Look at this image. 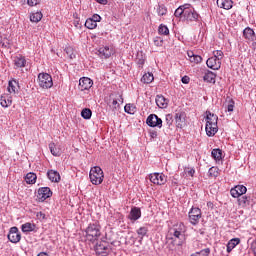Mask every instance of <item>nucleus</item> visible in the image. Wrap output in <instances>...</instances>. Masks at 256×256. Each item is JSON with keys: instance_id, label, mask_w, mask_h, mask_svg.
<instances>
[{"instance_id": "2", "label": "nucleus", "mask_w": 256, "mask_h": 256, "mask_svg": "<svg viewBox=\"0 0 256 256\" xmlns=\"http://www.w3.org/2000/svg\"><path fill=\"white\" fill-rule=\"evenodd\" d=\"M187 231V228H185V224L178 223L176 226L170 229V235L172 237H175V239H179L178 245H183V242L185 241V232Z\"/></svg>"}, {"instance_id": "10", "label": "nucleus", "mask_w": 256, "mask_h": 256, "mask_svg": "<svg viewBox=\"0 0 256 256\" xmlns=\"http://www.w3.org/2000/svg\"><path fill=\"white\" fill-rule=\"evenodd\" d=\"M199 219H201V209L191 208L189 211V221L191 225H197L199 223Z\"/></svg>"}, {"instance_id": "12", "label": "nucleus", "mask_w": 256, "mask_h": 256, "mask_svg": "<svg viewBox=\"0 0 256 256\" xmlns=\"http://www.w3.org/2000/svg\"><path fill=\"white\" fill-rule=\"evenodd\" d=\"M79 87L81 91H89L93 87V80L91 78L83 77L79 80Z\"/></svg>"}, {"instance_id": "18", "label": "nucleus", "mask_w": 256, "mask_h": 256, "mask_svg": "<svg viewBox=\"0 0 256 256\" xmlns=\"http://www.w3.org/2000/svg\"><path fill=\"white\" fill-rule=\"evenodd\" d=\"M218 119L219 117H217V115L209 111L206 112V125H213V127H215V125H217Z\"/></svg>"}, {"instance_id": "27", "label": "nucleus", "mask_w": 256, "mask_h": 256, "mask_svg": "<svg viewBox=\"0 0 256 256\" xmlns=\"http://www.w3.org/2000/svg\"><path fill=\"white\" fill-rule=\"evenodd\" d=\"M25 63H27L25 56L18 55L14 58V65L17 68L25 67Z\"/></svg>"}, {"instance_id": "36", "label": "nucleus", "mask_w": 256, "mask_h": 256, "mask_svg": "<svg viewBox=\"0 0 256 256\" xmlns=\"http://www.w3.org/2000/svg\"><path fill=\"white\" fill-rule=\"evenodd\" d=\"M43 19V13L41 12H36V13H31L30 14V21L32 23H39Z\"/></svg>"}, {"instance_id": "43", "label": "nucleus", "mask_w": 256, "mask_h": 256, "mask_svg": "<svg viewBox=\"0 0 256 256\" xmlns=\"http://www.w3.org/2000/svg\"><path fill=\"white\" fill-rule=\"evenodd\" d=\"M157 14L159 17H163V15H167V7L165 5L161 4L157 7Z\"/></svg>"}, {"instance_id": "54", "label": "nucleus", "mask_w": 256, "mask_h": 256, "mask_svg": "<svg viewBox=\"0 0 256 256\" xmlns=\"http://www.w3.org/2000/svg\"><path fill=\"white\" fill-rule=\"evenodd\" d=\"M182 83H184V85H188L189 81H191V78H189V76H184L181 79Z\"/></svg>"}, {"instance_id": "44", "label": "nucleus", "mask_w": 256, "mask_h": 256, "mask_svg": "<svg viewBox=\"0 0 256 256\" xmlns=\"http://www.w3.org/2000/svg\"><path fill=\"white\" fill-rule=\"evenodd\" d=\"M210 253H211V249L205 248V249H202L200 252H195L191 256H209Z\"/></svg>"}, {"instance_id": "15", "label": "nucleus", "mask_w": 256, "mask_h": 256, "mask_svg": "<svg viewBox=\"0 0 256 256\" xmlns=\"http://www.w3.org/2000/svg\"><path fill=\"white\" fill-rule=\"evenodd\" d=\"M243 37H244V39H246L247 41H256L255 30H253V28H251V27H246V28L243 30Z\"/></svg>"}, {"instance_id": "48", "label": "nucleus", "mask_w": 256, "mask_h": 256, "mask_svg": "<svg viewBox=\"0 0 256 256\" xmlns=\"http://www.w3.org/2000/svg\"><path fill=\"white\" fill-rule=\"evenodd\" d=\"M65 52H66V55H68V57L70 59H75V52L73 51V49L71 47H66Z\"/></svg>"}, {"instance_id": "17", "label": "nucleus", "mask_w": 256, "mask_h": 256, "mask_svg": "<svg viewBox=\"0 0 256 256\" xmlns=\"http://www.w3.org/2000/svg\"><path fill=\"white\" fill-rule=\"evenodd\" d=\"M98 53L100 57H104V59H109V57L113 55V49L109 48V46H104L99 48Z\"/></svg>"}, {"instance_id": "5", "label": "nucleus", "mask_w": 256, "mask_h": 256, "mask_svg": "<svg viewBox=\"0 0 256 256\" xmlns=\"http://www.w3.org/2000/svg\"><path fill=\"white\" fill-rule=\"evenodd\" d=\"M184 21L187 23H194L199 21V13L195 11V8L191 6V4H188V7H186V10L184 12Z\"/></svg>"}, {"instance_id": "52", "label": "nucleus", "mask_w": 256, "mask_h": 256, "mask_svg": "<svg viewBox=\"0 0 256 256\" xmlns=\"http://www.w3.org/2000/svg\"><path fill=\"white\" fill-rule=\"evenodd\" d=\"M36 217H37V219H39L40 221H43V220L47 219L45 213H43V212H37Z\"/></svg>"}, {"instance_id": "64", "label": "nucleus", "mask_w": 256, "mask_h": 256, "mask_svg": "<svg viewBox=\"0 0 256 256\" xmlns=\"http://www.w3.org/2000/svg\"><path fill=\"white\" fill-rule=\"evenodd\" d=\"M252 45H253V47H256V42H253Z\"/></svg>"}, {"instance_id": "4", "label": "nucleus", "mask_w": 256, "mask_h": 256, "mask_svg": "<svg viewBox=\"0 0 256 256\" xmlns=\"http://www.w3.org/2000/svg\"><path fill=\"white\" fill-rule=\"evenodd\" d=\"M38 85L41 89H51L53 87V77L49 73H40L38 75Z\"/></svg>"}, {"instance_id": "6", "label": "nucleus", "mask_w": 256, "mask_h": 256, "mask_svg": "<svg viewBox=\"0 0 256 256\" xmlns=\"http://www.w3.org/2000/svg\"><path fill=\"white\" fill-rule=\"evenodd\" d=\"M146 124L148 127L161 129L163 127V120L156 114H150L146 119Z\"/></svg>"}, {"instance_id": "51", "label": "nucleus", "mask_w": 256, "mask_h": 256, "mask_svg": "<svg viewBox=\"0 0 256 256\" xmlns=\"http://www.w3.org/2000/svg\"><path fill=\"white\" fill-rule=\"evenodd\" d=\"M235 108V101L230 100L229 104L227 106V111H229L230 113L233 112V109Z\"/></svg>"}, {"instance_id": "7", "label": "nucleus", "mask_w": 256, "mask_h": 256, "mask_svg": "<svg viewBox=\"0 0 256 256\" xmlns=\"http://www.w3.org/2000/svg\"><path fill=\"white\" fill-rule=\"evenodd\" d=\"M52 196L53 192L51 191V188L41 187L38 189L37 199L40 201V203H43V201H46V199H49V197Z\"/></svg>"}, {"instance_id": "8", "label": "nucleus", "mask_w": 256, "mask_h": 256, "mask_svg": "<svg viewBox=\"0 0 256 256\" xmlns=\"http://www.w3.org/2000/svg\"><path fill=\"white\" fill-rule=\"evenodd\" d=\"M149 179L154 185H165L167 183V176L163 173L150 174Z\"/></svg>"}, {"instance_id": "35", "label": "nucleus", "mask_w": 256, "mask_h": 256, "mask_svg": "<svg viewBox=\"0 0 256 256\" xmlns=\"http://www.w3.org/2000/svg\"><path fill=\"white\" fill-rule=\"evenodd\" d=\"M154 79L155 77L153 76V73L148 72L142 76L141 82L149 84V83H153Z\"/></svg>"}, {"instance_id": "42", "label": "nucleus", "mask_w": 256, "mask_h": 256, "mask_svg": "<svg viewBox=\"0 0 256 256\" xmlns=\"http://www.w3.org/2000/svg\"><path fill=\"white\" fill-rule=\"evenodd\" d=\"M91 115H93V112L89 108H84L81 112L83 119H91Z\"/></svg>"}, {"instance_id": "25", "label": "nucleus", "mask_w": 256, "mask_h": 256, "mask_svg": "<svg viewBox=\"0 0 256 256\" xmlns=\"http://www.w3.org/2000/svg\"><path fill=\"white\" fill-rule=\"evenodd\" d=\"M239 243H241V239H239V238L231 239L227 243V246H226L227 247V249H226L227 253H231L234 250V248L236 247V245H239Z\"/></svg>"}, {"instance_id": "53", "label": "nucleus", "mask_w": 256, "mask_h": 256, "mask_svg": "<svg viewBox=\"0 0 256 256\" xmlns=\"http://www.w3.org/2000/svg\"><path fill=\"white\" fill-rule=\"evenodd\" d=\"M90 19H92V21H95V23H99V21H101V16H99V14H94Z\"/></svg>"}, {"instance_id": "31", "label": "nucleus", "mask_w": 256, "mask_h": 256, "mask_svg": "<svg viewBox=\"0 0 256 256\" xmlns=\"http://www.w3.org/2000/svg\"><path fill=\"white\" fill-rule=\"evenodd\" d=\"M35 227H36L35 224L31 222H26L22 224L21 230L23 233H31V231H35Z\"/></svg>"}, {"instance_id": "3", "label": "nucleus", "mask_w": 256, "mask_h": 256, "mask_svg": "<svg viewBox=\"0 0 256 256\" xmlns=\"http://www.w3.org/2000/svg\"><path fill=\"white\" fill-rule=\"evenodd\" d=\"M89 177L92 185H101V183H103V179H105L103 170L99 166L91 168Z\"/></svg>"}, {"instance_id": "28", "label": "nucleus", "mask_w": 256, "mask_h": 256, "mask_svg": "<svg viewBox=\"0 0 256 256\" xmlns=\"http://www.w3.org/2000/svg\"><path fill=\"white\" fill-rule=\"evenodd\" d=\"M217 77V74L213 73L212 71H207L204 76L203 79L204 81H206V83H213L215 84V79Z\"/></svg>"}, {"instance_id": "19", "label": "nucleus", "mask_w": 256, "mask_h": 256, "mask_svg": "<svg viewBox=\"0 0 256 256\" xmlns=\"http://www.w3.org/2000/svg\"><path fill=\"white\" fill-rule=\"evenodd\" d=\"M128 217L131 221L141 219V208L133 207Z\"/></svg>"}, {"instance_id": "41", "label": "nucleus", "mask_w": 256, "mask_h": 256, "mask_svg": "<svg viewBox=\"0 0 256 256\" xmlns=\"http://www.w3.org/2000/svg\"><path fill=\"white\" fill-rule=\"evenodd\" d=\"M85 27L87 29H95L97 27V23L95 22V20L88 18L85 22Z\"/></svg>"}, {"instance_id": "46", "label": "nucleus", "mask_w": 256, "mask_h": 256, "mask_svg": "<svg viewBox=\"0 0 256 256\" xmlns=\"http://www.w3.org/2000/svg\"><path fill=\"white\" fill-rule=\"evenodd\" d=\"M209 177H218L219 176V168L211 167L208 170Z\"/></svg>"}, {"instance_id": "62", "label": "nucleus", "mask_w": 256, "mask_h": 256, "mask_svg": "<svg viewBox=\"0 0 256 256\" xmlns=\"http://www.w3.org/2000/svg\"><path fill=\"white\" fill-rule=\"evenodd\" d=\"M207 207H210L211 209H213V202H207Z\"/></svg>"}, {"instance_id": "30", "label": "nucleus", "mask_w": 256, "mask_h": 256, "mask_svg": "<svg viewBox=\"0 0 256 256\" xmlns=\"http://www.w3.org/2000/svg\"><path fill=\"white\" fill-rule=\"evenodd\" d=\"M187 7H189V4H184L181 5L180 7H178L175 12L174 15L175 17H185V11L187 10Z\"/></svg>"}, {"instance_id": "9", "label": "nucleus", "mask_w": 256, "mask_h": 256, "mask_svg": "<svg viewBox=\"0 0 256 256\" xmlns=\"http://www.w3.org/2000/svg\"><path fill=\"white\" fill-rule=\"evenodd\" d=\"M8 240L10 243H19V241H21V232H19V228L15 226L10 228Z\"/></svg>"}, {"instance_id": "11", "label": "nucleus", "mask_w": 256, "mask_h": 256, "mask_svg": "<svg viewBox=\"0 0 256 256\" xmlns=\"http://www.w3.org/2000/svg\"><path fill=\"white\" fill-rule=\"evenodd\" d=\"M245 193H247V187L243 185H237L230 190V194L234 199H237V197L245 195Z\"/></svg>"}, {"instance_id": "50", "label": "nucleus", "mask_w": 256, "mask_h": 256, "mask_svg": "<svg viewBox=\"0 0 256 256\" xmlns=\"http://www.w3.org/2000/svg\"><path fill=\"white\" fill-rule=\"evenodd\" d=\"M213 55L214 59H218V61H221V59H223V51L221 50L214 51Z\"/></svg>"}, {"instance_id": "29", "label": "nucleus", "mask_w": 256, "mask_h": 256, "mask_svg": "<svg viewBox=\"0 0 256 256\" xmlns=\"http://www.w3.org/2000/svg\"><path fill=\"white\" fill-rule=\"evenodd\" d=\"M25 181L28 185H35L37 183V174L29 172L25 177Z\"/></svg>"}, {"instance_id": "49", "label": "nucleus", "mask_w": 256, "mask_h": 256, "mask_svg": "<svg viewBox=\"0 0 256 256\" xmlns=\"http://www.w3.org/2000/svg\"><path fill=\"white\" fill-rule=\"evenodd\" d=\"M184 173H185V175H188L189 177H194V175H195V168L186 167L184 169Z\"/></svg>"}, {"instance_id": "45", "label": "nucleus", "mask_w": 256, "mask_h": 256, "mask_svg": "<svg viewBox=\"0 0 256 256\" xmlns=\"http://www.w3.org/2000/svg\"><path fill=\"white\" fill-rule=\"evenodd\" d=\"M158 33L160 35H169V28L166 25L161 24L158 28Z\"/></svg>"}, {"instance_id": "34", "label": "nucleus", "mask_w": 256, "mask_h": 256, "mask_svg": "<svg viewBox=\"0 0 256 256\" xmlns=\"http://www.w3.org/2000/svg\"><path fill=\"white\" fill-rule=\"evenodd\" d=\"M136 62L140 69H143V65H145V56L143 52H138L136 55Z\"/></svg>"}, {"instance_id": "33", "label": "nucleus", "mask_w": 256, "mask_h": 256, "mask_svg": "<svg viewBox=\"0 0 256 256\" xmlns=\"http://www.w3.org/2000/svg\"><path fill=\"white\" fill-rule=\"evenodd\" d=\"M211 155L216 161H221L223 159V151L219 148L213 149Z\"/></svg>"}, {"instance_id": "22", "label": "nucleus", "mask_w": 256, "mask_h": 256, "mask_svg": "<svg viewBox=\"0 0 256 256\" xmlns=\"http://www.w3.org/2000/svg\"><path fill=\"white\" fill-rule=\"evenodd\" d=\"M205 129L208 137H215L216 133L219 131L218 126H213L212 124H206Z\"/></svg>"}, {"instance_id": "57", "label": "nucleus", "mask_w": 256, "mask_h": 256, "mask_svg": "<svg viewBox=\"0 0 256 256\" xmlns=\"http://www.w3.org/2000/svg\"><path fill=\"white\" fill-rule=\"evenodd\" d=\"M112 106L114 107V109H117L119 107V102L117 101V99H114L112 101Z\"/></svg>"}, {"instance_id": "21", "label": "nucleus", "mask_w": 256, "mask_h": 256, "mask_svg": "<svg viewBox=\"0 0 256 256\" xmlns=\"http://www.w3.org/2000/svg\"><path fill=\"white\" fill-rule=\"evenodd\" d=\"M47 175L48 179H50L52 183H59V181H61V175L55 170H49Z\"/></svg>"}, {"instance_id": "56", "label": "nucleus", "mask_w": 256, "mask_h": 256, "mask_svg": "<svg viewBox=\"0 0 256 256\" xmlns=\"http://www.w3.org/2000/svg\"><path fill=\"white\" fill-rule=\"evenodd\" d=\"M151 139H157V131L152 130L149 132Z\"/></svg>"}, {"instance_id": "63", "label": "nucleus", "mask_w": 256, "mask_h": 256, "mask_svg": "<svg viewBox=\"0 0 256 256\" xmlns=\"http://www.w3.org/2000/svg\"><path fill=\"white\" fill-rule=\"evenodd\" d=\"M191 53H193V52H188V57H190V59H191V57H193V54H191Z\"/></svg>"}, {"instance_id": "23", "label": "nucleus", "mask_w": 256, "mask_h": 256, "mask_svg": "<svg viewBox=\"0 0 256 256\" xmlns=\"http://www.w3.org/2000/svg\"><path fill=\"white\" fill-rule=\"evenodd\" d=\"M19 87V81L12 79L8 82V88L7 91L12 94V93H17V88Z\"/></svg>"}, {"instance_id": "26", "label": "nucleus", "mask_w": 256, "mask_h": 256, "mask_svg": "<svg viewBox=\"0 0 256 256\" xmlns=\"http://www.w3.org/2000/svg\"><path fill=\"white\" fill-rule=\"evenodd\" d=\"M96 253L98 255L107 256V254L109 253V246H107L105 244L97 245L96 246Z\"/></svg>"}, {"instance_id": "16", "label": "nucleus", "mask_w": 256, "mask_h": 256, "mask_svg": "<svg viewBox=\"0 0 256 256\" xmlns=\"http://www.w3.org/2000/svg\"><path fill=\"white\" fill-rule=\"evenodd\" d=\"M216 3L220 9H225L226 11L233 9V0H217Z\"/></svg>"}, {"instance_id": "39", "label": "nucleus", "mask_w": 256, "mask_h": 256, "mask_svg": "<svg viewBox=\"0 0 256 256\" xmlns=\"http://www.w3.org/2000/svg\"><path fill=\"white\" fill-rule=\"evenodd\" d=\"M175 121H176L177 127H183L182 123H184V121H185V118L183 117V114L182 113H176Z\"/></svg>"}, {"instance_id": "59", "label": "nucleus", "mask_w": 256, "mask_h": 256, "mask_svg": "<svg viewBox=\"0 0 256 256\" xmlns=\"http://www.w3.org/2000/svg\"><path fill=\"white\" fill-rule=\"evenodd\" d=\"M73 25H74V27H76V28L81 27V25H79V20H75V21L73 22Z\"/></svg>"}, {"instance_id": "55", "label": "nucleus", "mask_w": 256, "mask_h": 256, "mask_svg": "<svg viewBox=\"0 0 256 256\" xmlns=\"http://www.w3.org/2000/svg\"><path fill=\"white\" fill-rule=\"evenodd\" d=\"M27 3L30 7H35L37 5V0H27Z\"/></svg>"}, {"instance_id": "38", "label": "nucleus", "mask_w": 256, "mask_h": 256, "mask_svg": "<svg viewBox=\"0 0 256 256\" xmlns=\"http://www.w3.org/2000/svg\"><path fill=\"white\" fill-rule=\"evenodd\" d=\"M136 107L133 104H126L124 107L125 113H128L129 115H135Z\"/></svg>"}, {"instance_id": "60", "label": "nucleus", "mask_w": 256, "mask_h": 256, "mask_svg": "<svg viewBox=\"0 0 256 256\" xmlns=\"http://www.w3.org/2000/svg\"><path fill=\"white\" fill-rule=\"evenodd\" d=\"M167 248L169 249V251H173L175 249L173 243L172 244H168Z\"/></svg>"}, {"instance_id": "61", "label": "nucleus", "mask_w": 256, "mask_h": 256, "mask_svg": "<svg viewBox=\"0 0 256 256\" xmlns=\"http://www.w3.org/2000/svg\"><path fill=\"white\" fill-rule=\"evenodd\" d=\"M154 43H155V45H156L157 47H159V46H161V44L163 43V41H160V42H159V40H155Z\"/></svg>"}, {"instance_id": "13", "label": "nucleus", "mask_w": 256, "mask_h": 256, "mask_svg": "<svg viewBox=\"0 0 256 256\" xmlns=\"http://www.w3.org/2000/svg\"><path fill=\"white\" fill-rule=\"evenodd\" d=\"M206 65L209 69H213L214 71H219V69H221V61L213 56L208 58Z\"/></svg>"}, {"instance_id": "32", "label": "nucleus", "mask_w": 256, "mask_h": 256, "mask_svg": "<svg viewBox=\"0 0 256 256\" xmlns=\"http://www.w3.org/2000/svg\"><path fill=\"white\" fill-rule=\"evenodd\" d=\"M49 149H50L51 154H52L54 157H60V155H61V149L57 148V146L55 145V143L51 142V143L49 144Z\"/></svg>"}, {"instance_id": "14", "label": "nucleus", "mask_w": 256, "mask_h": 256, "mask_svg": "<svg viewBox=\"0 0 256 256\" xmlns=\"http://www.w3.org/2000/svg\"><path fill=\"white\" fill-rule=\"evenodd\" d=\"M155 101L159 109H167V107H169V99L165 98V96L161 94L156 96Z\"/></svg>"}, {"instance_id": "24", "label": "nucleus", "mask_w": 256, "mask_h": 256, "mask_svg": "<svg viewBox=\"0 0 256 256\" xmlns=\"http://www.w3.org/2000/svg\"><path fill=\"white\" fill-rule=\"evenodd\" d=\"M236 199H238V205L240 207H249L251 205V197L249 196H240Z\"/></svg>"}, {"instance_id": "20", "label": "nucleus", "mask_w": 256, "mask_h": 256, "mask_svg": "<svg viewBox=\"0 0 256 256\" xmlns=\"http://www.w3.org/2000/svg\"><path fill=\"white\" fill-rule=\"evenodd\" d=\"M13 103V100L11 99V97L7 94H3L0 97V105L1 107L7 108V107H11Z\"/></svg>"}, {"instance_id": "40", "label": "nucleus", "mask_w": 256, "mask_h": 256, "mask_svg": "<svg viewBox=\"0 0 256 256\" xmlns=\"http://www.w3.org/2000/svg\"><path fill=\"white\" fill-rule=\"evenodd\" d=\"M137 235H139L140 239H143L147 233H149V228L142 226L136 231Z\"/></svg>"}, {"instance_id": "1", "label": "nucleus", "mask_w": 256, "mask_h": 256, "mask_svg": "<svg viewBox=\"0 0 256 256\" xmlns=\"http://www.w3.org/2000/svg\"><path fill=\"white\" fill-rule=\"evenodd\" d=\"M85 233L87 241L95 243V241H98L99 237H101V225L99 224V222L91 223L86 228Z\"/></svg>"}, {"instance_id": "47", "label": "nucleus", "mask_w": 256, "mask_h": 256, "mask_svg": "<svg viewBox=\"0 0 256 256\" xmlns=\"http://www.w3.org/2000/svg\"><path fill=\"white\" fill-rule=\"evenodd\" d=\"M191 63H201V61H203V58L200 55H195L193 53H191Z\"/></svg>"}, {"instance_id": "37", "label": "nucleus", "mask_w": 256, "mask_h": 256, "mask_svg": "<svg viewBox=\"0 0 256 256\" xmlns=\"http://www.w3.org/2000/svg\"><path fill=\"white\" fill-rule=\"evenodd\" d=\"M164 127H166V129H173V115L167 114L165 116Z\"/></svg>"}, {"instance_id": "58", "label": "nucleus", "mask_w": 256, "mask_h": 256, "mask_svg": "<svg viewBox=\"0 0 256 256\" xmlns=\"http://www.w3.org/2000/svg\"><path fill=\"white\" fill-rule=\"evenodd\" d=\"M97 3H100V5H107V0H96Z\"/></svg>"}]
</instances>
